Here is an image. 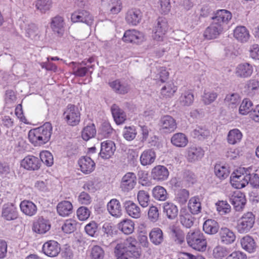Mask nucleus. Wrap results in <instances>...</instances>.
<instances>
[{
  "mask_svg": "<svg viewBox=\"0 0 259 259\" xmlns=\"http://www.w3.org/2000/svg\"><path fill=\"white\" fill-rule=\"evenodd\" d=\"M114 252L117 259H138L141 255V250L138 241L132 237L118 243L115 247Z\"/></svg>",
  "mask_w": 259,
  "mask_h": 259,
  "instance_id": "nucleus-1",
  "label": "nucleus"
},
{
  "mask_svg": "<svg viewBox=\"0 0 259 259\" xmlns=\"http://www.w3.org/2000/svg\"><path fill=\"white\" fill-rule=\"evenodd\" d=\"M52 134V126L50 122H46L42 125L29 131L28 135L29 141L35 146L47 143Z\"/></svg>",
  "mask_w": 259,
  "mask_h": 259,
  "instance_id": "nucleus-2",
  "label": "nucleus"
},
{
  "mask_svg": "<svg viewBox=\"0 0 259 259\" xmlns=\"http://www.w3.org/2000/svg\"><path fill=\"white\" fill-rule=\"evenodd\" d=\"M188 245L193 248L204 251L206 248V241L203 234L199 230H196L188 233L186 237Z\"/></svg>",
  "mask_w": 259,
  "mask_h": 259,
  "instance_id": "nucleus-3",
  "label": "nucleus"
},
{
  "mask_svg": "<svg viewBox=\"0 0 259 259\" xmlns=\"http://www.w3.org/2000/svg\"><path fill=\"white\" fill-rule=\"evenodd\" d=\"M248 169L240 167L234 171L230 177V183L232 186L236 189H241L248 185L247 179Z\"/></svg>",
  "mask_w": 259,
  "mask_h": 259,
  "instance_id": "nucleus-4",
  "label": "nucleus"
},
{
  "mask_svg": "<svg viewBox=\"0 0 259 259\" xmlns=\"http://www.w3.org/2000/svg\"><path fill=\"white\" fill-rule=\"evenodd\" d=\"M255 215L251 212L244 213L237 221L236 229L240 234L248 233L253 227Z\"/></svg>",
  "mask_w": 259,
  "mask_h": 259,
  "instance_id": "nucleus-5",
  "label": "nucleus"
},
{
  "mask_svg": "<svg viewBox=\"0 0 259 259\" xmlns=\"http://www.w3.org/2000/svg\"><path fill=\"white\" fill-rule=\"evenodd\" d=\"M63 116L70 125H76L80 121V113L78 107L75 105L69 104L64 111Z\"/></svg>",
  "mask_w": 259,
  "mask_h": 259,
  "instance_id": "nucleus-6",
  "label": "nucleus"
},
{
  "mask_svg": "<svg viewBox=\"0 0 259 259\" xmlns=\"http://www.w3.org/2000/svg\"><path fill=\"white\" fill-rule=\"evenodd\" d=\"M108 84L114 92L120 95L127 93L131 88L130 81L124 78L110 79Z\"/></svg>",
  "mask_w": 259,
  "mask_h": 259,
  "instance_id": "nucleus-7",
  "label": "nucleus"
},
{
  "mask_svg": "<svg viewBox=\"0 0 259 259\" xmlns=\"http://www.w3.org/2000/svg\"><path fill=\"white\" fill-rule=\"evenodd\" d=\"M137 184V177L133 172H126L121 178L120 182V189L124 193L132 190Z\"/></svg>",
  "mask_w": 259,
  "mask_h": 259,
  "instance_id": "nucleus-8",
  "label": "nucleus"
},
{
  "mask_svg": "<svg viewBox=\"0 0 259 259\" xmlns=\"http://www.w3.org/2000/svg\"><path fill=\"white\" fill-rule=\"evenodd\" d=\"M158 125L161 132L165 134L171 133L177 128L176 120L172 116L167 115L160 118Z\"/></svg>",
  "mask_w": 259,
  "mask_h": 259,
  "instance_id": "nucleus-9",
  "label": "nucleus"
},
{
  "mask_svg": "<svg viewBox=\"0 0 259 259\" xmlns=\"http://www.w3.org/2000/svg\"><path fill=\"white\" fill-rule=\"evenodd\" d=\"M71 21L73 23H84L88 26H91L93 24L94 18L89 12L84 10H79L72 14Z\"/></svg>",
  "mask_w": 259,
  "mask_h": 259,
  "instance_id": "nucleus-10",
  "label": "nucleus"
},
{
  "mask_svg": "<svg viewBox=\"0 0 259 259\" xmlns=\"http://www.w3.org/2000/svg\"><path fill=\"white\" fill-rule=\"evenodd\" d=\"M21 165L28 170H37L41 166L40 159L33 155H29L25 156L21 162Z\"/></svg>",
  "mask_w": 259,
  "mask_h": 259,
  "instance_id": "nucleus-11",
  "label": "nucleus"
},
{
  "mask_svg": "<svg viewBox=\"0 0 259 259\" xmlns=\"http://www.w3.org/2000/svg\"><path fill=\"white\" fill-rule=\"evenodd\" d=\"M115 150L114 142L111 140H106L101 143L99 155L103 159H109L113 155Z\"/></svg>",
  "mask_w": 259,
  "mask_h": 259,
  "instance_id": "nucleus-12",
  "label": "nucleus"
},
{
  "mask_svg": "<svg viewBox=\"0 0 259 259\" xmlns=\"http://www.w3.org/2000/svg\"><path fill=\"white\" fill-rule=\"evenodd\" d=\"M168 29L166 20L164 18H159L154 29L153 37L157 41L162 40L163 37Z\"/></svg>",
  "mask_w": 259,
  "mask_h": 259,
  "instance_id": "nucleus-13",
  "label": "nucleus"
},
{
  "mask_svg": "<svg viewBox=\"0 0 259 259\" xmlns=\"http://www.w3.org/2000/svg\"><path fill=\"white\" fill-rule=\"evenodd\" d=\"M231 18V13L228 10L222 9L217 12L212 19L213 22L225 29Z\"/></svg>",
  "mask_w": 259,
  "mask_h": 259,
  "instance_id": "nucleus-14",
  "label": "nucleus"
},
{
  "mask_svg": "<svg viewBox=\"0 0 259 259\" xmlns=\"http://www.w3.org/2000/svg\"><path fill=\"white\" fill-rule=\"evenodd\" d=\"M42 252L49 257L57 256L61 250L60 244L56 241L49 240L45 242L42 247Z\"/></svg>",
  "mask_w": 259,
  "mask_h": 259,
  "instance_id": "nucleus-15",
  "label": "nucleus"
},
{
  "mask_svg": "<svg viewBox=\"0 0 259 259\" xmlns=\"http://www.w3.org/2000/svg\"><path fill=\"white\" fill-rule=\"evenodd\" d=\"M186 157L189 162H193L200 160L204 156V152L200 147L192 145L186 150Z\"/></svg>",
  "mask_w": 259,
  "mask_h": 259,
  "instance_id": "nucleus-16",
  "label": "nucleus"
},
{
  "mask_svg": "<svg viewBox=\"0 0 259 259\" xmlns=\"http://www.w3.org/2000/svg\"><path fill=\"white\" fill-rule=\"evenodd\" d=\"M219 237L221 243L225 245H230L236 240V235L231 229L222 227L219 231Z\"/></svg>",
  "mask_w": 259,
  "mask_h": 259,
  "instance_id": "nucleus-17",
  "label": "nucleus"
},
{
  "mask_svg": "<svg viewBox=\"0 0 259 259\" xmlns=\"http://www.w3.org/2000/svg\"><path fill=\"white\" fill-rule=\"evenodd\" d=\"M168 176L169 171L164 166L158 165L152 169L151 177L153 180L157 182H162L167 180Z\"/></svg>",
  "mask_w": 259,
  "mask_h": 259,
  "instance_id": "nucleus-18",
  "label": "nucleus"
},
{
  "mask_svg": "<svg viewBox=\"0 0 259 259\" xmlns=\"http://www.w3.org/2000/svg\"><path fill=\"white\" fill-rule=\"evenodd\" d=\"M230 201L236 211H241L246 204L244 195L239 191L235 192L230 198Z\"/></svg>",
  "mask_w": 259,
  "mask_h": 259,
  "instance_id": "nucleus-19",
  "label": "nucleus"
},
{
  "mask_svg": "<svg viewBox=\"0 0 259 259\" xmlns=\"http://www.w3.org/2000/svg\"><path fill=\"white\" fill-rule=\"evenodd\" d=\"M122 40L126 42L139 44L144 40V35L135 29L128 30L124 32Z\"/></svg>",
  "mask_w": 259,
  "mask_h": 259,
  "instance_id": "nucleus-20",
  "label": "nucleus"
},
{
  "mask_svg": "<svg viewBox=\"0 0 259 259\" xmlns=\"http://www.w3.org/2000/svg\"><path fill=\"white\" fill-rule=\"evenodd\" d=\"M80 170L85 174L93 172L95 168V162L88 156L81 157L78 161Z\"/></svg>",
  "mask_w": 259,
  "mask_h": 259,
  "instance_id": "nucleus-21",
  "label": "nucleus"
},
{
  "mask_svg": "<svg viewBox=\"0 0 259 259\" xmlns=\"http://www.w3.org/2000/svg\"><path fill=\"white\" fill-rule=\"evenodd\" d=\"M65 22L63 17L57 16L52 18L50 27L54 33L59 36L63 35L64 31Z\"/></svg>",
  "mask_w": 259,
  "mask_h": 259,
  "instance_id": "nucleus-22",
  "label": "nucleus"
},
{
  "mask_svg": "<svg viewBox=\"0 0 259 259\" xmlns=\"http://www.w3.org/2000/svg\"><path fill=\"white\" fill-rule=\"evenodd\" d=\"M142 17L141 10L137 8H132L128 10L125 16L126 22L132 25H137L139 24Z\"/></svg>",
  "mask_w": 259,
  "mask_h": 259,
  "instance_id": "nucleus-23",
  "label": "nucleus"
},
{
  "mask_svg": "<svg viewBox=\"0 0 259 259\" xmlns=\"http://www.w3.org/2000/svg\"><path fill=\"white\" fill-rule=\"evenodd\" d=\"M224 28L214 22L208 26L204 32V36L208 39H211L217 38L221 34Z\"/></svg>",
  "mask_w": 259,
  "mask_h": 259,
  "instance_id": "nucleus-24",
  "label": "nucleus"
},
{
  "mask_svg": "<svg viewBox=\"0 0 259 259\" xmlns=\"http://www.w3.org/2000/svg\"><path fill=\"white\" fill-rule=\"evenodd\" d=\"M156 157V153L153 149H146L140 155V163L143 166L151 165L154 162Z\"/></svg>",
  "mask_w": 259,
  "mask_h": 259,
  "instance_id": "nucleus-25",
  "label": "nucleus"
},
{
  "mask_svg": "<svg viewBox=\"0 0 259 259\" xmlns=\"http://www.w3.org/2000/svg\"><path fill=\"white\" fill-rule=\"evenodd\" d=\"M123 205L126 212L129 216L135 219L140 218L141 209L137 204L132 201L127 200L124 202Z\"/></svg>",
  "mask_w": 259,
  "mask_h": 259,
  "instance_id": "nucleus-26",
  "label": "nucleus"
},
{
  "mask_svg": "<svg viewBox=\"0 0 259 259\" xmlns=\"http://www.w3.org/2000/svg\"><path fill=\"white\" fill-rule=\"evenodd\" d=\"M18 216L17 208L12 203L6 204L3 206L2 217L7 221L16 219Z\"/></svg>",
  "mask_w": 259,
  "mask_h": 259,
  "instance_id": "nucleus-27",
  "label": "nucleus"
},
{
  "mask_svg": "<svg viewBox=\"0 0 259 259\" xmlns=\"http://www.w3.org/2000/svg\"><path fill=\"white\" fill-rule=\"evenodd\" d=\"M101 5L106 10L112 14H117L121 9L120 0H102Z\"/></svg>",
  "mask_w": 259,
  "mask_h": 259,
  "instance_id": "nucleus-28",
  "label": "nucleus"
},
{
  "mask_svg": "<svg viewBox=\"0 0 259 259\" xmlns=\"http://www.w3.org/2000/svg\"><path fill=\"white\" fill-rule=\"evenodd\" d=\"M56 209L57 212L60 216L66 217L72 213L73 205L69 201L64 200L58 203Z\"/></svg>",
  "mask_w": 259,
  "mask_h": 259,
  "instance_id": "nucleus-29",
  "label": "nucleus"
},
{
  "mask_svg": "<svg viewBox=\"0 0 259 259\" xmlns=\"http://www.w3.org/2000/svg\"><path fill=\"white\" fill-rule=\"evenodd\" d=\"M253 70V67L248 63L239 64L235 70L236 75L240 77H248L251 75Z\"/></svg>",
  "mask_w": 259,
  "mask_h": 259,
  "instance_id": "nucleus-30",
  "label": "nucleus"
},
{
  "mask_svg": "<svg viewBox=\"0 0 259 259\" xmlns=\"http://www.w3.org/2000/svg\"><path fill=\"white\" fill-rule=\"evenodd\" d=\"M20 207L21 211L28 216L35 215L37 210L36 205L29 200H23L20 204Z\"/></svg>",
  "mask_w": 259,
  "mask_h": 259,
  "instance_id": "nucleus-31",
  "label": "nucleus"
},
{
  "mask_svg": "<svg viewBox=\"0 0 259 259\" xmlns=\"http://www.w3.org/2000/svg\"><path fill=\"white\" fill-rule=\"evenodd\" d=\"M234 36L239 41L244 43L249 40L250 34L249 31L245 26H239L234 29Z\"/></svg>",
  "mask_w": 259,
  "mask_h": 259,
  "instance_id": "nucleus-32",
  "label": "nucleus"
},
{
  "mask_svg": "<svg viewBox=\"0 0 259 259\" xmlns=\"http://www.w3.org/2000/svg\"><path fill=\"white\" fill-rule=\"evenodd\" d=\"M188 138L187 136L182 133H178L174 134L171 138V144L179 148L185 147L188 143Z\"/></svg>",
  "mask_w": 259,
  "mask_h": 259,
  "instance_id": "nucleus-33",
  "label": "nucleus"
},
{
  "mask_svg": "<svg viewBox=\"0 0 259 259\" xmlns=\"http://www.w3.org/2000/svg\"><path fill=\"white\" fill-rule=\"evenodd\" d=\"M51 227L49 222L43 218H39L34 222L33 226V230L39 234H45L48 232Z\"/></svg>",
  "mask_w": 259,
  "mask_h": 259,
  "instance_id": "nucleus-34",
  "label": "nucleus"
},
{
  "mask_svg": "<svg viewBox=\"0 0 259 259\" xmlns=\"http://www.w3.org/2000/svg\"><path fill=\"white\" fill-rule=\"evenodd\" d=\"M111 110L114 120L117 124H121L126 120L125 113L116 104L113 105Z\"/></svg>",
  "mask_w": 259,
  "mask_h": 259,
  "instance_id": "nucleus-35",
  "label": "nucleus"
},
{
  "mask_svg": "<svg viewBox=\"0 0 259 259\" xmlns=\"http://www.w3.org/2000/svg\"><path fill=\"white\" fill-rule=\"evenodd\" d=\"M109 213L115 217H119L121 215V207L120 202L116 199H112L107 205Z\"/></svg>",
  "mask_w": 259,
  "mask_h": 259,
  "instance_id": "nucleus-36",
  "label": "nucleus"
},
{
  "mask_svg": "<svg viewBox=\"0 0 259 259\" xmlns=\"http://www.w3.org/2000/svg\"><path fill=\"white\" fill-rule=\"evenodd\" d=\"M118 229L125 234H132L135 229V224L130 219H126L122 220L117 225Z\"/></svg>",
  "mask_w": 259,
  "mask_h": 259,
  "instance_id": "nucleus-37",
  "label": "nucleus"
},
{
  "mask_svg": "<svg viewBox=\"0 0 259 259\" xmlns=\"http://www.w3.org/2000/svg\"><path fill=\"white\" fill-rule=\"evenodd\" d=\"M240 243L242 248L248 252H253L256 249V245L253 238L249 235L242 238Z\"/></svg>",
  "mask_w": 259,
  "mask_h": 259,
  "instance_id": "nucleus-38",
  "label": "nucleus"
},
{
  "mask_svg": "<svg viewBox=\"0 0 259 259\" xmlns=\"http://www.w3.org/2000/svg\"><path fill=\"white\" fill-rule=\"evenodd\" d=\"M163 212L170 220L175 219L178 214V207L171 202H165L163 204Z\"/></svg>",
  "mask_w": 259,
  "mask_h": 259,
  "instance_id": "nucleus-39",
  "label": "nucleus"
},
{
  "mask_svg": "<svg viewBox=\"0 0 259 259\" xmlns=\"http://www.w3.org/2000/svg\"><path fill=\"white\" fill-rule=\"evenodd\" d=\"M180 221L184 227L190 228L193 225L194 218L186 209H182L180 211Z\"/></svg>",
  "mask_w": 259,
  "mask_h": 259,
  "instance_id": "nucleus-40",
  "label": "nucleus"
},
{
  "mask_svg": "<svg viewBox=\"0 0 259 259\" xmlns=\"http://www.w3.org/2000/svg\"><path fill=\"white\" fill-rule=\"evenodd\" d=\"M188 208L192 214H197L201 212V199L198 196L191 197L188 202Z\"/></svg>",
  "mask_w": 259,
  "mask_h": 259,
  "instance_id": "nucleus-41",
  "label": "nucleus"
},
{
  "mask_svg": "<svg viewBox=\"0 0 259 259\" xmlns=\"http://www.w3.org/2000/svg\"><path fill=\"white\" fill-rule=\"evenodd\" d=\"M219 226L217 221L208 219L204 222L203 225V231L208 234H214L218 232Z\"/></svg>",
  "mask_w": 259,
  "mask_h": 259,
  "instance_id": "nucleus-42",
  "label": "nucleus"
},
{
  "mask_svg": "<svg viewBox=\"0 0 259 259\" xmlns=\"http://www.w3.org/2000/svg\"><path fill=\"white\" fill-rule=\"evenodd\" d=\"M151 241L155 245H160L163 241V235L162 230L159 228H153L149 233Z\"/></svg>",
  "mask_w": 259,
  "mask_h": 259,
  "instance_id": "nucleus-43",
  "label": "nucleus"
},
{
  "mask_svg": "<svg viewBox=\"0 0 259 259\" xmlns=\"http://www.w3.org/2000/svg\"><path fill=\"white\" fill-rule=\"evenodd\" d=\"M152 196L157 200L164 201L168 197L166 190L161 186H156L152 190Z\"/></svg>",
  "mask_w": 259,
  "mask_h": 259,
  "instance_id": "nucleus-44",
  "label": "nucleus"
},
{
  "mask_svg": "<svg viewBox=\"0 0 259 259\" xmlns=\"http://www.w3.org/2000/svg\"><path fill=\"white\" fill-rule=\"evenodd\" d=\"M177 90V88L172 81L167 82L161 90V96L165 98L171 97Z\"/></svg>",
  "mask_w": 259,
  "mask_h": 259,
  "instance_id": "nucleus-45",
  "label": "nucleus"
},
{
  "mask_svg": "<svg viewBox=\"0 0 259 259\" xmlns=\"http://www.w3.org/2000/svg\"><path fill=\"white\" fill-rule=\"evenodd\" d=\"M242 137L241 132L237 128L230 130L227 136V141L230 144L235 145L240 142Z\"/></svg>",
  "mask_w": 259,
  "mask_h": 259,
  "instance_id": "nucleus-46",
  "label": "nucleus"
},
{
  "mask_svg": "<svg viewBox=\"0 0 259 259\" xmlns=\"http://www.w3.org/2000/svg\"><path fill=\"white\" fill-rule=\"evenodd\" d=\"M71 64L73 65V74L76 76L83 77L89 71L90 68H93V65L87 66V67L81 66V64H76L74 62H72Z\"/></svg>",
  "mask_w": 259,
  "mask_h": 259,
  "instance_id": "nucleus-47",
  "label": "nucleus"
},
{
  "mask_svg": "<svg viewBox=\"0 0 259 259\" xmlns=\"http://www.w3.org/2000/svg\"><path fill=\"white\" fill-rule=\"evenodd\" d=\"M229 249L222 245H217L212 250V256L215 259H223L229 253Z\"/></svg>",
  "mask_w": 259,
  "mask_h": 259,
  "instance_id": "nucleus-48",
  "label": "nucleus"
},
{
  "mask_svg": "<svg viewBox=\"0 0 259 259\" xmlns=\"http://www.w3.org/2000/svg\"><path fill=\"white\" fill-rule=\"evenodd\" d=\"M96 134V130L94 124L88 125L84 127L82 131L81 136L84 141H88L94 137Z\"/></svg>",
  "mask_w": 259,
  "mask_h": 259,
  "instance_id": "nucleus-49",
  "label": "nucleus"
},
{
  "mask_svg": "<svg viewBox=\"0 0 259 259\" xmlns=\"http://www.w3.org/2000/svg\"><path fill=\"white\" fill-rule=\"evenodd\" d=\"M215 206L217 211L221 215L229 213L231 210V206L226 201H218L215 203Z\"/></svg>",
  "mask_w": 259,
  "mask_h": 259,
  "instance_id": "nucleus-50",
  "label": "nucleus"
},
{
  "mask_svg": "<svg viewBox=\"0 0 259 259\" xmlns=\"http://www.w3.org/2000/svg\"><path fill=\"white\" fill-rule=\"evenodd\" d=\"M137 134L136 128L134 126H125L123 128L122 135L124 138L127 141L133 140Z\"/></svg>",
  "mask_w": 259,
  "mask_h": 259,
  "instance_id": "nucleus-51",
  "label": "nucleus"
},
{
  "mask_svg": "<svg viewBox=\"0 0 259 259\" xmlns=\"http://www.w3.org/2000/svg\"><path fill=\"white\" fill-rule=\"evenodd\" d=\"M77 225V223L74 220H67L62 226V229L65 233L70 234L76 230Z\"/></svg>",
  "mask_w": 259,
  "mask_h": 259,
  "instance_id": "nucleus-52",
  "label": "nucleus"
},
{
  "mask_svg": "<svg viewBox=\"0 0 259 259\" xmlns=\"http://www.w3.org/2000/svg\"><path fill=\"white\" fill-rule=\"evenodd\" d=\"M137 199L139 204L143 207L148 206L150 202V196L147 192L140 190L137 194Z\"/></svg>",
  "mask_w": 259,
  "mask_h": 259,
  "instance_id": "nucleus-53",
  "label": "nucleus"
},
{
  "mask_svg": "<svg viewBox=\"0 0 259 259\" xmlns=\"http://www.w3.org/2000/svg\"><path fill=\"white\" fill-rule=\"evenodd\" d=\"M214 172L220 179H225L229 176V170L227 167L218 164L214 166Z\"/></svg>",
  "mask_w": 259,
  "mask_h": 259,
  "instance_id": "nucleus-54",
  "label": "nucleus"
},
{
  "mask_svg": "<svg viewBox=\"0 0 259 259\" xmlns=\"http://www.w3.org/2000/svg\"><path fill=\"white\" fill-rule=\"evenodd\" d=\"M169 73L165 69V67L156 66L155 80H160L164 82L168 78Z\"/></svg>",
  "mask_w": 259,
  "mask_h": 259,
  "instance_id": "nucleus-55",
  "label": "nucleus"
},
{
  "mask_svg": "<svg viewBox=\"0 0 259 259\" xmlns=\"http://www.w3.org/2000/svg\"><path fill=\"white\" fill-rule=\"evenodd\" d=\"M40 161L48 166H51L54 163V158L52 154L48 151H44L39 154Z\"/></svg>",
  "mask_w": 259,
  "mask_h": 259,
  "instance_id": "nucleus-56",
  "label": "nucleus"
},
{
  "mask_svg": "<svg viewBox=\"0 0 259 259\" xmlns=\"http://www.w3.org/2000/svg\"><path fill=\"white\" fill-rule=\"evenodd\" d=\"M193 95L189 91L183 93L179 98L180 102L182 106H190L193 103Z\"/></svg>",
  "mask_w": 259,
  "mask_h": 259,
  "instance_id": "nucleus-57",
  "label": "nucleus"
},
{
  "mask_svg": "<svg viewBox=\"0 0 259 259\" xmlns=\"http://www.w3.org/2000/svg\"><path fill=\"white\" fill-rule=\"evenodd\" d=\"M189 196L188 191L186 189L179 190L175 197V200L181 205H183L187 201Z\"/></svg>",
  "mask_w": 259,
  "mask_h": 259,
  "instance_id": "nucleus-58",
  "label": "nucleus"
},
{
  "mask_svg": "<svg viewBox=\"0 0 259 259\" xmlns=\"http://www.w3.org/2000/svg\"><path fill=\"white\" fill-rule=\"evenodd\" d=\"M209 134V132L208 130L202 128L200 126L197 127L194 129L192 135L194 138H197L199 140H203L207 137Z\"/></svg>",
  "mask_w": 259,
  "mask_h": 259,
  "instance_id": "nucleus-59",
  "label": "nucleus"
},
{
  "mask_svg": "<svg viewBox=\"0 0 259 259\" xmlns=\"http://www.w3.org/2000/svg\"><path fill=\"white\" fill-rule=\"evenodd\" d=\"M252 106L251 101L248 99H244L239 107V113L242 115H246L251 112V108Z\"/></svg>",
  "mask_w": 259,
  "mask_h": 259,
  "instance_id": "nucleus-60",
  "label": "nucleus"
},
{
  "mask_svg": "<svg viewBox=\"0 0 259 259\" xmlns=\"http://www.w3.org/2000/svg\"><path fill=\"white\" fill-rule=\"evenodd\" d=\"M248 93L253 95L259 89V81L252 79L248 80L246 84Z\"/></svg>",
  "mask_w": 259,
  "mask_h": 259,
  "instance_id": "nucleus-61",
  "label": "nucleus"
},
{
  "mask_svg": "<svg viewBox=\"0 0 259 259\" xmlns=\"http://www.w3.org/2000/svg\"><path fill=\"white\" fill-rule=\"evenodd\" d=\"M36 9L41 13H45L51 7L50 0H37L35 5Z\"/></svg>",
  "mask_w": 259,
  "mask_h": 259,
  "instance_id": "nucleus-62",
  "label": "nucleus"
},
{
  "mask_svg": "<svg viewBox=\"0 0 259 259\" xmlns=\"http://www.w3.org/2000/svg\"><path fill=\"white\" fill-rule=\"evenodd\" d=\"M248 178L247 180L248 184H249L252 188L259 189V176L255 173H250L248 169Z\"/></svg>",
  "mask_w": 259,
  "mask_h": 259,
  "instance_id": "nucleus-63",
  "label": "nucleus"
},
{
  "mask_svg": "<svg viewBox=\"0 0 259 259\" xmlns=\"http://www.w3.org/2000/svg\"><path fill=\"white\" fill-rule=\"evenodd\" d=\"M91 255L92 259H103L104 251L101 247L95 245L92 249Z\"/></svg>",
  "mask_w": 259,
  "mask_h": 259,
  "instance_id": "nucleus-64",
  "label": "nucleus"
}]
</instances>
